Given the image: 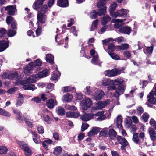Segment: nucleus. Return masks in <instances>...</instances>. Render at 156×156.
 Here are the masks:
<instances>
[{"mask_svg":"<svg viewBox=\"0 0 156 156\" xmlns=\"http://www.w3.org/2000/svg\"><path fill=\"white\" fill-rule=\"evenodd\" d=\"M123 80L121 78H118L116 80H112L111 84L114 85H118V87L116 89L115 93L117 95L115 96L118 97L120 95L122 94L124 92L125 87L123 84Z\"/></svg>","mask_w":156,"mask_h":156,"instance_id":"nucleus-1","label":"nucleus"},{"mask_svg":"<svg viewBox=\"0 0 156 156\" xmlns=\"http://www.w3.org/2000/svg\"><path fill=\"white\" fill-rule=\"evenodd\" d=\"M37 75H33L26 78V79L23 81H21L20 79L17 78L15 84L16 85H19L20 84L32 83L35 82Z\"/></svg>","mask_w":156,"mask_h":156,"instance_id":"nucleus-2","label":"nucleus"},{"mask_svg":"<svg viewBox=\"0 0 156 156\" xmlns=\"http://www.w3.org/2000/svg\"><path fill=\"white\" fill-rule=\"evenodd\" d=\"M93 105V102L91 99L88 98H84L80 102V105L83 110H87Z\"/></svg>","mask_w":156,"mask_h":156,"instance_id":"nucleus-3","label":"nucleus"},{"mask_svg":"<svg viewBox=\"0 0 156 156\" xmlns=\"http://www.w3.org/2000/svg\"><path fill=\"white\" fill-rule=\"evenodd\" d=\"M106 3V0H101L97 4L98 7L100 9V11L98 12V15L100 16H102V14H105L106 12V7L104 6Z\"/></svg>","mask_w":156,"mask_h":156,"instance_id":"nucleus-4","label":"nucleus"},{"mask_svg":"<svg viewBox=\"0 0 156 156\" xmlns=\"http://www.w3.org/2000/svg\"><path fill=\"white\" fill-rule=\"evenodd\" d=\"M110 100L107 99L104 101H98L94 104V105L98 110L101 109L105 106L109 105L110 103Z\"/></svg>","mask_w":156,"mask_h":156,"instance_id":"nucleus-5","label":"nucleus"},{"mask_svg":"<svg viewBox=\"0 0 156 156\" xmlns=\"http://www.w3.org/2000/svg\"><path fill=\"white\" fill-rule=\"evenodd\" d=\"M48 112H49L47 109H44L42 111L41 117L47 123L49 124L51 122L52 119L47 114Z\"/></svg>","mask_w":156,"mask_h":156,"instance_id":"nucleus-6","label":"nucleus"},{"mask_svg":"<svg viewBox=\"0 0 156 156\" xmlns=\"http://www.w3.org/2000/svg\"><path fill=\"white\" fill-rule=\"evenodd\" d=\"M105 95L104 93L101 90H97L93 95L94 99L96 101L101 99Z\"/></svg>","mask_w":156,"mask_h":156,"instance_id":"nucleus-7","label":"nucleus"},{"mask_svg":"<svg viewBox=\"0 0 156 156\" xmlns=\"http://www.w3.org/2000/svg\"><path fill=\"white\" fill-rule=\"evenodd\" d=\"M34 67L35 66L34 65V63H30L28 66L24 68V72L27 75H29L32 72Z\"/></svg>","mask_w":156,"mask_h":156,"instance_id":"nucleus-8","label":"nucleus"},{"mask_svg":"<svg viewBox=\"0 0 156 156\" xmlns=\"http://www.w3.org/2000/svg\"><path fill=\"white\" fill-rule=\"evenodd\" d=\"M104 111H99L98 112L94 114V117L95 116H99V117L96 119V120L98 121H101L105 119L106 118V115L104 114Z\"/></svg>","mask_w":156,"mask_h":156,"instance_id":"nucleus-9","label":"nucleus"},{"mask_svg":"<svg viewBox=\"0 0 156 156\" xmlns=\"http://www.w3.org/2000/svg\"><path fill=\"white\" fill-rule=\"evenodd\" d=\"M23 120L25 121V123L29 127L32 128L33 126V121L31 120L30 116L27 115H24L23 117Z\"/></svg>","mask_w":156,"mask_h":156,"instance_id":"nucleus-10","label":"nucleus"},{"mask_svg":"<svg viewBox=\"0 0 156 156\" xmlns=\"http://www.w3.org/2000/svg\"><path fill=\"white\" fill-rule=\"evenodd\" d=\"M154 90H153L147 96V98L148 99V101L151 103L153 104H155L156 102V100L154 97L155 95L154 94Z\"/></svg>","mask_w":156,"mask_h":156,"instance_id":"nucleus-11","label":"nucleus"},{"mask_svg":"<svg viewBox=\"0 0 156 156\" xmlns=\"http://www.w3.org/2000/svg\"><path fill=\"white\" fill-rule=\"evenodd\" d=\"M118 71L116 69H113L110 70H107L105 72V75L108 77L116 76L118 74Z\"/></svg>","mask_w":156,"mask_h":156,"instance_id":"nucleus-12","label":"nucleus"},{"mask_svg":"<svg viewBox=\"0 0 156 156\" xmlns=\"http://www.w3.org/2000/svg\"><path fill=\"white\" fill-rule=\"evenodd\" d=\"M94 117V114L86 113L81 116V119L83 121H87L93 118Z\"/></svg>","mask_w":156,"mask_h":156,"instance_id":"nucleus-13","label":"nucleus"},{"mask_svg":"<svg viewBox=\"0 0 156 156\" xmlns=\"http://www.w3.org/2000/svg\"><path fill=\"white\" fill-rule=\"evenodd\" d=\"M30 83L20 84L23 85V88L25 90H30L34 91L37 89V87L34 84H29Z\"/></svg>","mask_w":156,"mask_h":156,"instance_id":"nucleus-14","label":"nucleus"},{"mask_svg":"<svg viewBox=\"0 0 156 156\" xmlns=\"http://www.w3.org/2000/svg\"><path fill=\"white\" fill-rule=\"evenodd\" d=\"M148 132L151 140L153 141H156V132L155 130L151 128L149 129Z\"/></svg>","mask_w":156,"mask_h":156,"instance_id":"nucleus-15","label":"nucleus"},{"mask_svg":"<svg viewBox=\"0 0 156 156\" xmlns=\"http://www.w3.org/2000/svg\"><path fill=\"white\" fill-rule=\"evenodd\" d=\"M100 128L96 127H93L91 130L87 133L88 135L89 136H92L93 135L97 134L100 131Z\"/></svg>","mask_w":156,"mask_h":156,"instance_id":"nucleus-16","label":"nucleus"},{"mask_svg":"<svg viewBox=\"0 0 156 156\" xmlns=\"http://www.w3.org/2000/svg\"><path fill=\"white\" fill-rule=\"evenodd\" d=\"M13 112L17 115L16 119L20 122H23V117L21 116L22 114L20 112L15 109H13Z\"/></svg>","mask_w":156,"mask_h":156,"instance_id":"nucleus-17","label":"nucleus"},{"mask_svg":"<svg viewBox=\"0 0 156 156\" xmlns=\"http://www.w3.org/2000/svg\"><path fill=\"white\" fill-rule=\"evenodd\" d=\"M24 97L22 94H20L16 100V107H18L20 106L23 103Z\"/></svg>","mask_w":156,"mask_h":156,"instance_id":"nucleus-18","label":"nucleus"},{"mask_svg":"<svg viewBox=\"0 0 156 156\" xmlns=\"http://www.w3.org/2000/svg\"><path fill=\"white\" fill-rule=\"evenodd\" d=\"M8 46V43L5 40L0 41V52L5 50Z\"/></svg>","mask_w":156,"mask_h":156,"instance_id":"nucleus-19","label":"nucleus"},{"mask_svg":"<svg viewBox=\"0 0 156 156\" xmlns=\"http://www.w3.org/2000/svg\"><path fill=\"white\" fill-rule=\"evenodd\" d=\"M46 105L48 108H52L54 107V105H57V102L55 100L50 99L47 102Z\"/></svg>","mask_w":156,"mask_h":156,"instance_id":"nucleus-20","label":"nucleus"},{"mask_svg":"<svg viewBox=\"0 0 156 156\" xmlns=\"http://www.w3.org/2000/svg\"><path fill=\"white\" fill-rule=\"evenodd\" d=\"M117 139L119 143L124 146H126L128 144V143L126 139L122 136H118Z\"/></svg>","mask_w":156,"mask_h":156,"instance_id":"nucleus-21","label":"nucleus"},{"mask_svg":"<svg viewBox=\"0 0 156 156\" xmlns=\"http://www.w3.org/2000/svg\"><path fill=\"white\" fill-rule=\"evenodd\" d=\"M15 9V7L12 5L7 6L5 9V10L7 11L8 14L10 15H12L14 14Z\"/></svg>","mask_w":156,"mask_h":156,"instance_id":"nucleus-22","label":"nucleus"},{"mask_svg":"<svg viewBox=\"0 0 156 156\" xmlns=\"http://www.w3.org/2000/svg\"><path fill=\"white\" fill-rule=\"evenodd\" d=\"M57 5L62 7H65L68 6L69 3L68 0H58Z\"/></svg>","mask_w":156,"mask_h":156,"instance_id":"nucleus-23","label":"nucleus"},{"mask_svg":"<svg viewBox=\"0 0 156 156\" xmlns=\"http://www.w3.org/2000/svg\"><path fill=\"white\" fill-rule=\"evenodd\" d=\"M56 69L53 72V74L51 76V80L54 81L57 80L60 76V73L57 71V66H56Z\"/></svg>","mask_w":156,"mask_h":156,"instance_id":"nucleus-24","label":"nucleus"},{"mask_svg":"<svg viewBox=\"0 0 156 156\" xmlns=\"http://www.w3.org/2000/svg\"><path fill=\"white\" fill-rule=\"evenodd\" d=\"M125 20V19L123 20L117 19L114 20L113 22L115 23L114 26V27L116 28H119L122 25V23L124 22Z\"/></svg>","mask_w":156,"mask_h":156,"instance_id":"nucleus-25","label":"nucleus"},{"mask_svg":"<svg viewBox=\"0 0 156 156\" xmlns=\"http://www.w3.org/2000/svg\"><path fill=\"white\" fill-rule=\"evenodd\" d=\"M46 19L45 15L38 13L37 15V19L40 23H45Z\"/></svg>","mask_w":156,"mask_h":156,"instance_id":"nucleus-26","label":"nucleus"},{"mask_svg":"<svg viewBox=\"0 0 156 156\" xmlns=\"http://www.w3.org/2000/svg\"><path fill=\"white\" fill-rule=\"evenodd\" d=\"M119 30L121 33L129 34L131 32V29L130 27L126 26L121 28Z\"/></svg>","mask_w":156,"mask_h":156,"instance_id":"nucleus-27","label":"nucleus"},{"mask_svg":"<svg viewBox=\"0 0 156 156\" xmlns=\"http://www.w3.org/2000/svg\"><path fill=\"white\" fill-rule=\"evenodd\" d=\"M122 116L118 115L116 118V123L117 127L119 129H122Z\"/></svg>","mask_w":156,"mask_h":156,"instance_id":"nucleus-28","label":"nucleus"},{"mask_svg":"<svg viewBox=\"0 0 156 156\" xmlns=\"http://www.w3.org/2000/svg\"><path fill=\"white\" fill-rule=\"evenodd\" d=\"M133 141L136 144H140L142 141L138 138V134L137 133H133L132 138Z\"/></svg>","mask_w":156,"mask_h":156,"instance_id":"nucleus-29","label":"nucleus"},{"mask_svg":"<svg viewBox=\"0 0 156 156\" xmlns=\"http://www.w3.org/2000/svg\"><path fill=\"white\" fill-rule=\"evenodd\" d=\"M45 0H36V2L34 3L33 6V7L34 9L38 10V9L40 7V6L42 5L43 1Z\"/></svg>","mask_w":156,"mask_h":156,"instance_id":"nucleus-30","label":"nucleus"},{"mask_svg":"<svg viewBox=\"0 0 156 156\" xmlns=\"http://www.w3.org/2000/svg\"><path fill=\"white\" fill-rule=\"evenodd\" d=\"M73 98V96L72 95L67 93L64 95L62 98V101L63 102H66L70 101Z\"/></svg>","mask_w":156,"mask_h":156,"instance_id":"nucleus-31","label":"nucleus"},{"mask_svg":"<svg viewBox=\"0 0 156 156\" xmlns=\"http://www.w3.org/2000/svg\"><path fill=\"white\" fill-rule=\"evenodd\" d=\"M109 136L111 139H114L117 135V133L116 131L113 129H111L109 130L108 132Z\"/></svg>","mask_w":156,"mask_h":156,"instance_id":"nucleus-32","label":"nucleus"},{"mask_svg":"<svg viewBox=\"0 0 156 156\" xmlns=\"http://www.w3.org/2000/svg\"><path fill=\"white\" fill-rule=\"evenodd\" d=\"M48 70L47 69H45L43 71L38 73L37 77L40 78L46 77L48 75Z\"/></svg>","mask_w":156,"mask_h":156,"instance_id":"nucleus-33","label":"nucleus"},{"mask_svg":"<svg viewBox=\"0 0 156 156\" xmlns=\"http://www.w3.org/2000/svg\"><path fill=\"white\" fill-rule=\"evenodd\" d=\"M18 144L20 148L23 151L28 148V147H29L25 142L22 141H18Z\"/></svg>","mask_w":156,"mask_h":156,"instance_id":"nucleus-34","label":"nucleus"},{"mask_svg":"<svg viewBox=\"0 0 156 156\" xmlns=\"http://www.w3.org/2000/svg\"><path fill=\"white\" fill-rule=\"evenodd\" d=\"M31 133L33 135V141L37 144H39L40 139L38 137L37 133L32 131H31Z\"/></svg>","mask_w":156,"mask_h":156,"instance_id":"nucleus-35","label":"nucleus"},{"mask_svg":"<svg viewBox=\"0 0 156 156\" xmlns=\"http://www.w3.org/2000/svg\"><path fill=\"white\" fill-rule=\"evenodd\" d=\"M104 15V16L103 17L102 20V24L104 25L106 24L108 22L110 21V18L108 17V16L105 14H102V16Z\"/></svg>","mask_w":156,"mask_h":156,"instance_id":"nucleus-36","label":"nucleus"},{"mask_svg":"<svg viewBox=\"0 0 156 156\" xmlns=\"http://www.w3.org/2000/svg\"><path fill=\"white\" fill-rule=\"evenodd\" d=\"M56 111L57 113L61 115H64L66 112L64 108L60 106L57 108Z\"/></svg>","mask_w":156,"mask_h":156,"instance_id":"nucleus-37","label":"nucleus"},{"mask_svg":"<svg viewBox=\"0 0 156 156\" xmlns=\"http://www.w3.org/2000/svg\"><path fill=\"white\" fill-rule=\"evenodd\" d=\"M99 60L98 58V55L96 54V55L93 57V58L91 60V62L94 64H98L100 66H101V64L99 63Z\"/></svg>","mask_w":156,"mask_h":156,"instance_id":"nucleus-38","label":"nucleus"},{"mask_svg":"<svg viewBox=\"0 0 156 156\" xmlns=\"http://www.w3.org/2000/svg\"><path fill=\"white\" fill-rule=\"evenodd\" d=\"M46 60L47 62L52 64L53 63L54 57L51 54H47L46 55Z\"/></svg>","mask_w":156,"mask_h":156,"instance_id":"nucleus-39","label":"nucleus"},{"mask_svg":"<svg viewBox=\"0 0 156 156\" xmlns=\"http://www.w3.org/2000/svg\"><path fill=\"white\" fill-rule=\"evenodd\" d=\"M62 151V148L60 146L56 147L54 149L53 154L55 155H58L61 153Z\"/></svg>","mask_w":156,"mask_h":156,"instance_id":"nucleus-40","label":"nucleus"},{"mask_svg":"<svg viewBox=\"0 0 156 156\" xmlns=\"http://www.w3.org/2000/svg\"><path fill=\"white\" fill-rule=\"evenodd\" d=\"M0 114L5 116L9 117L11 116L10 114L6 111L3 110L0 108Z\"/></svg>","mask_w":156,"mask_h":156,"instance_id":"nucleus-41","label":"nucleus"},{"mask_svg":"<svg viewBox=\"0 0 156 156\" xmlns=\"http://www.w3.org/2000/svg\"><path fill=\"white\" fill-rule=\"evenodd\" d=\"M112 80L109 78L104 79L102 82V84L104 86H107L110 84H111Z\"/></svg>","mask_w":156,"mask_h":156,"instance_id":"nucleus-42","label":"nucleus"},{"mask_svg":"<svg viewBox=\"0 0 156 156\" xmlns=\"http://www.w3.org/2000/svg\"><path fill=\"white\" fill-rule=\"evenodd\" d=\"M98 20L93 22L90 30V31H93L97 28L98 25Z\"/></svg>","mask_w":156,"mask_h":156,"instance_id":"nucleus-43","label":"nucleus"},{"mask_svg":"<svg viewBox=\"0 0 156 156\" xmlns=\"http://www.w3.org/2000/svg\"><path fill=\"white\" fill-rule=\"evenodd\" d=\"M65 108L67 110L76 111L77 110L76 107L73 105H66L65 106Z\"/></svg>","mask_w":156,"mask_h":156,"instance_id":"nucleus-44","label":"nucleus"},{"mask_svg":"<svg viewBox=\"0 0 156 156\" xmlns=\"http://www.w3.org/2000/svg\"><path fill=\"white\" fill-rule=\"evenodd\" d=\"M17 73H10L9 75H8V76H3L5 78H7V79H9L10 80H12L13 78H15V77L17 76Z\"/></svg>","mask_w":156,"mask_h":156,"instance_id":"nucleus-45","label":"nucleus"},{"mask_svg":"<svg viewBox=\"0 0 156 156\" xmlns=\"http://www.w3.org/2000/svg\"><path fill=\"white\" fill-rule=\"evenodd\" d=\"M117 7V4L116 3H114L111 5L109 10L110 14H112L113 13Z\"/></svg>","mask_w":156,"mask_h":156,"instance_id":"nucleus-46","label":"nucleus"},{"mask_svg":"<svg viewBox=\"0 0 156 156\" xmlns=\"http://www.w3.org/2000/svg\"><path fill=\"white\" fill-rule=\"evenodd\" d=\"M8 151L7 148L3 146H0V154H6Z\"/></svg>","mask_w":156,"mask_h":156,"instance_id":"nucleus-47","label":"nucleus"},{"mask_svg":"<svg viewBox=\"0 0 156 156\" xmlns=\"http://www.w3.org/2000/svg\"><path fill=\"white\" fill-rule=\"evenodd\" d=\"M109 55L112 58L115 60H118L120 59L119 57L116 53H109Z\"/></svg>","mask_w":156,"mask_h":156,"instance_id":"nucleus-48","label":"nucleus"},{"mask_svg":"<svg viewBox=\"0 0 156 156\" xmlns=\"http://www.w3.org/2000/svg\"><path fill=\"white\" fill-rule=\"evenodd\" d=\"M108 130L107 128H105L102 129L100 132V134L101 136H106L107 135V132Z\"/></svg>","mask_w":156,"mask_h":156,"instance_id":"nucleus-49","label":"nucleus"},{"mask_svg":"<svg viewBox=\"0 0 156 156\" xmlns=\"http://www.w3.org/2000/svg\"><path fill=\"white\" fill-rule=\"evenodd\" d=\"M16 33V32L15 31L9 29L8 31L7 34L9 37H12L14 36Z\"/></svg>","mask_w":156,"mask_h":156,"instance_id":"nucleus-50","label":"nucleus"},{"mask_svg":"<svg viewBox=\"0 0 156 156\" xmlns=\"http://www.w3.org/2000/svg\"><path fill=\"white\" fill-rule=\"evenodd\" d=\"M153 48L152 47H147L146 50H144V52L146 54L151 53L153 51Z\"/></svg>","mask_w":156,"mask_h":156,"instance_id":"nucleus-51","label":"nucleus"},{"mask_svg":"<svg viewBox=\"0 0 156 156\" xmlns=\"http://www.w3.org/2000/svg\"><path fill=\"white\" fill-rule=\"evenodd\" d=\"M119 11L120 12V15L121 16H126L129 12L128 10L124 9L119 10Z\"/></svg>","mask_w":156,"mask_h":156,"instance_id":"nucleus-52","label":"nucleus"},{"mask_svg":"<svg viewBox=\"0 0 156 156\" xmlns=\"http://www.w3.org/2000/svg\"><path fill=\"white\" fill-rule=\"evenodd\" d=\"M129 48V45L128 44H124L120 46L119 47V49L120 50H124L127 49Z\"/></svg>","mask_w":156,"mask_h":156,"instance_id":"nucleus-53","label":"nucleus"},{"mask_svg":"<svg viewBox=\"0 0 156 156\" xmlns=\"http://www.w3.org/2000/svg\"><path fill=\"white\" fill-rule=\"evenodd\" d=\"M47 6L46 5H44L41 8L40 11L41 14H44L46 12L47 10Z\"/></svg>","mask_w":156,"mask_h":156,"instance_id":"nucleus-54","label":"nucleus"},{"mask_svg":"<svg viewBox=\"0 0 156 156\" xmlns=\"http://www.w3.org/2000/svg\"><path fill=\"white\" fill-rule=\"evenodd\" d=\"M73 90V88L70 87H64L62 88V90L64 92H69Z\"/></svg>","mask_w":156,"mask_h":156,"instance_id":"nucleus-55","label":"nucleus"},{"mask_svg":"<svg viewBox=\"0 0 156 156\" xmlns=\"http://www.w3.org/2000/svg\"><path fill=\"white\" fill-rule=\"evenodd\" d=\"M98 14V13L96 11L93 10L90 13V16L91 18H95L97 16Z\"/></svg>","mask_w":156,"mask_h":156,"instance_id":"nucleus-56","label":"nucleus"},{"mask_svg":"<svg viewBox=\"0 0 156 156\" xmlns=\"http://www.w3.org/2000/svg\"><path fill=\"white\" fill-rule=\"evenodd\" d=\"M26 156H30L31 154V151L28 147V148L24 150Z\"/></svg>","mask_w":156,"mask_h":156,"instance_id":"nucleus-57","label":"nucleus"},{"mask_svg":"<svg viewBox=\"0 0 156 156\" xmlns=\"http://www.w3.org/2000/svg\"><path fill=\"white\" fill-rule=\"evenodd\" d=\"M149 118V115L148 114L146 113H144L142 115V119L144 120L145 122H146L147 121Z\"/></svg>","mask_w":156,"mask_h":156,"instance_id":"nucleus-58","label":"nucleus"},{"mask_svg":"<svg viewBox=\"0 0 156 156\" xmlns=\"http://www.w3.org/2000/svg\"><path fill=\"white\" fill-rule=\"evenodd\" d=\"M32 63H34V65L35 66V67L36 66H40L42 64L41 61L39 59H37L34 62Z\"/></svg>","mask_w":156,"mask_h":156,"instance_id":"nucleus-59","label":"nucleus"},{"mask_svg":"<svg viewBox=\"0 0 156 156\" xmlns=\"http://www.w3.org/2000/svg\"><path fill=\"white\" fill-rule=\"evenodd\" d=\"M6 32L7 30L3 28H0V37H2Z\"/></svg>","mask_w":156,"mask_h":156,"instance_id":"nucleus-60","label":"nucleus"},{"mask_svg":"<svg viewBox=\"0 0 156 156\" xmlns=\"http://www.w3.org/2000/svg\"><path fill=\"white\" fill-rule=\"evenodd\" d=\"M110 14L112 17L114 18H116L118 16H121L120 15V12L119 11L115 12H113L112 13Z\"/></svg>","mask_w":156,"mask_h":156,"instance_id":"nucleus-61","label":"nucleus"},{"mask_svg":"<svg viewBox=\"0 0 156 156\" xmlns=\"http://www.w3.org/2000/svg\"><path fill=\"white\" fill-rule=\"evenodd\" d=\"M31 101H33L36 103H38L41 101V99L39 97H34L32 99Z\"/></svg>","mask_w":156,"mask_h":156,"instance_id":"nucleus-62","label":"nucleus"},{"mask_svg":"<svg viewBox=\"0 0 156 156\" xmlns=\"http://www.w3.org/2000/svg\"><path fill=\"white\" fill-rule=\"evenodd\" d=\"M123 55L127 58H130L131 56V54L130 52L127 51H125L124 52Z\"/></svg>","mask_w":156,"mask_h":156,"instance_id":"nucleus-63","label":"nucleus"},{"mask_svg":"<svg viewBox=\"0 0 156 156\" xmlns=\"http://www.w3.org/2000/svg\"><path fill=\"white\" fill-rule=\"evenodd\" d=\"M150 124L154 128L156 127V122L152 118L151 119L150 121Z\"/></svg>","mask_w":156,"mask_h":156,"instance_id":"nucleus-64","label":"nucleus"}]
</instances>
